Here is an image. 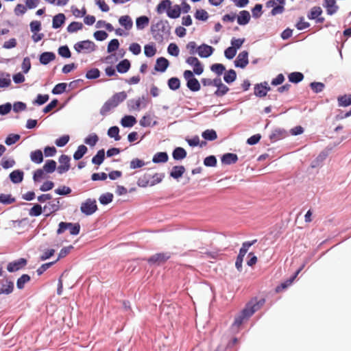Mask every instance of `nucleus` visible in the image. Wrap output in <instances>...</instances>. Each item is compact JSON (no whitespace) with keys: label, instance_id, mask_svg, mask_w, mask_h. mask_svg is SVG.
Masks as SVG:
<instances>
[{"label":"nucleus","instance_id":"58836bf2","mask_svg":"<svg viewBox=\"0 0 351 351\" xmlns=\"http://www.w3.org/2000/svg\"><path fill=\"white\" fill-rule=\"evenodd\" d=\"M165 178L164 173H156L153 176H151L149 179V186H152L157 184L160 183Z\"/></svg>","mask_w":351,"mask_h":351},{"label":"nucleus","instance_id":"423d86ee","mask_svg":"<svg viewBox=\"0 0 351 351\" xmlns=\"http://www.w3.org/2000/svg\"><path fill=\"white\" fill-rule=\"evenodd\" d=\"M186 62L193 67V72L196 75H201L204 71V67L197 58L189 56L186 59Z\"/></svg>","mask_w":351,"mask_h":351},{"label":"nucleus","instance_id":"ea45409f","mask_svg":"<svg viewBox=\"0 0 351 351\" xmlns=\"http://www.w3.org/2000/svg\"><path fill=\"white\" fill-rule=\"evenodd\" d=\"M237 78V73L234 70L230 69L223 76L224 81L230 84L233 82Z\"/></svg>","mask_w":351,"mask_h":351},{"label":"nucleus","instance_id":"338daca9","mask_svg":"<svg viewBox=\"0 0 351 351\" xmlns=\"http://www.w3.org/2000/svg\"><path fill=\"white\" fill-rule=\"evenodd\" d=\"M311 89L316 93H321L324 88V84L322 82H311L310 84Z\"/></svg>","mask_w":351,"mask_h":351},{"label":"nucleus","instance_id":"e433bc0d","mask_svg":"<svg viewBox=\"0 0 351 351\" xmlns=\"http://www.w3.org/2000/svg\"><path fill=\"white\" fill-rule=\"evenodd\" d=\"M46 173H53L56 169V162L53 160H47L43 168Z\"/></svg>","mask_w":351,"mask_h":351},{"label":"nucleus","instance_id":"a19ab883","mask_svg":"<svg viewBox=\"0 0 351 351\" xmlns=\"http://www.w3.org/2000/svg\"><path fill=\"white\" fill-rule=\"evenodd\" d=\"M151 178L150 174H145L142 177L139 178L137 181V185L142 188H145L149 186V179Z\"/></svg>","mask_w":351,"mask_h":351},{"label":"nucleus","instance_id":"7c9ffc66","mask_svg":"<svg viewBox=\"0 0 351 351\" xmlns=\"http://www.w3.org/2000/svg\"><path fill=\"white\" fill-rule=\"evenodd\" d=\"M116 106L112 102H110V100L108 99L104 103V104L101 108L100 114L102 116H106L111 110H112Z\"/></svg>","mask_w":351,"mask_h":351},{"label":"nucleus","instance_id":"39448f33","mask_svg":"<svg viewBox=\"0 0 351 351\" xmlns=\"http://www.w3.org/2000/svg\"><path fill=\"white\" fill-rule=\"evenodd\" d=\"M147 106V98L145 96L139 97L135 99H130L128 101V107L130 110L139 111L141 108Z\"/></svg>","mask_w":351,"mask_h":351},{"label":"nucleus","instance_id":"1a4fd4ad","mask_svg":"<svg viewBox=\"0 0 351 351\" xmlns=\"http://www.w3.org/2000/svg\"><path fill=\"white\" fill-rule=\"evenodd\" d=\"M248 53L246 51H243L237 57L234 65L237 67L243 69L248 64Z\"/></svg>","mask_w":351,"mask_h":351},{"label":"nucleus","instance_id":"6e6d98bb","mask_svg":"<svg viewBox=\"0 0 351 351\" xmlns=\"http://www.w3.org/2000/svg\"><path fill=\"white\" fill-rule=\"evenodd\" d=\"M339 105L340 106L346 107L351 104V95H343L338 99Z\"/></svg>","mask_w":351,"mask_h":351},{"label":"nucleus","instance_id":"774afa93","mask_svg":"<svg viewBox=\"0 0 351 351\" xmlns=\"http://www.w3.org/2000/svg\"><path fill=\"white\" fill-rule=\"evenodd\" d=\"M69 141V135H64L58 138H57L55 141L56 145L58 147H62L67 144Z\"/></svg>","mask_w":351,"mask_h":351},{"label":"nucleus","instance_id":"9d476101","mask_svg":"<svg viewBox=\"0 0 351 351\" xmlns=\"http://www.w3.org/2000/svg\"><path fill=\"white\" fill-rule=\"evenodd\" d=\"M270 90V87L268 86L267 82H265L254 86V94L256 96L263 97L266 96L268 91Z\"/></svg>","mask_w":351,"mask_h":351},{"label":"nucleus","instance_id":"864d4df0","mask_svg":"<svg viewBox=\"0 0 351 351\" xmlns=\"http://www.w3.org/2000/svg\"><path fill=\"white\" fill-rule=\"evenodd\" d=\"M15 202V199L11 195L0 193V203L3 204H10Z\"/></svg>","mask_w":351,"mask_h":351},{"label":"nucleus","instance_id":"c03bdc74","mask_svg":"<svg viewBox=\"0 0 351 351\" xmlns=\"http://www.w3.org/2000/svg\"><path fill=\"white\" fill-rule=\"evenodd\" d=\"M83 27V25L80 22H72L67 27L66 29L69 33H74L77 32L78 30L82 29Z\"/></svg>","mask_w":351,"mask_h":351},{"label":"nucleus","instance_id":"052dcab7","mask_svg":"<svg viewBox=\"0 0 351 351\" xmlns=\"http://www.w3.org/2000/svg\"><path fill=\"white\" fill-rule=\"evenodd\" d=\"M100 76V71L98 69H92L87 71L86 77L89 80L97 79Z\"/></svg>","mask_w":351,"mask_h":351},{"label":"nucleus","instance_id":"c9c22d12","mask_svg":"<svg viewBox=\"0 0 351 351\" xmlns=\"http://www.w3.org/2000/svg\"><path fill=\"white\" fill-rule=\"evenodd\" d=\"M87 147L84 145H81L77 147V149L75 151V152L73 154V158L75 160H79L81 159L84 155L87 152Z\"/></svg>","mask_w":351,"mask_h":351},{"label":"nucleus","instance_id":"b1692460","mask_svg":"<svg viewBox=\"0 0 351 351\" xmlns=\"http://www.w3.org/2000/svg\"><path fill=\"white\" fill-rule=\"evenodd\" d=\"M181 13V7L178 5H175L167 10V14L171 19H177L180 16Z\"/></svg>","mask_w":351,"mask_h":351},{"label":"nucleus","instance_id":"f3484780","mask_svg":"<svg viewBox=\"0 0 351 351\" xmlns=\"http://www.w3.org/2000/svg\"><path fill=\"white\" fill-rule=\"evenodd\" d=\"M24 173L21 170H14L10 173V179L14 184L21 183L23 180Z\"/></svg>","mask_w":351,"mask_h":351},{"label":"nucleus","instance_id":"0e129e2a","mask_svg":"<svg viewBox=\"0 0 351 351\" xmlns=\"http://www.w3.org/2000/svg\"><path fill=\"white\" fill-rule=\"evenodd\" d=\"M140 125L142 127H149L152 125V117L150 114H145L139 121Z\"/></svg>","mask_w":351,"mask_h":351},{"label":"nucleus","instance_id":"473e14b6","mask_svg":"<svg viewBox=\"0 0 351 351\" xmlns=\"http://www.w3.org/2000/svg\"><path fill=\"white\" fill-rule=\"evenodd\" d=\"M172 155L175 160H182L186 156V152L182 147H177L173 150Z\"/></svg>","mask_w":351,"mask_h":351},{"label":"nucleus","instance_id":"09e8293b","mask_svg":"<svg viewBox=\"0 0 351 351\" xmlns=\"http://www.w3.org/2000/svg\"><path fill=\"white\" fill-rule=\"evenodd\" d=\"M144 53L147 57L151 58L156 54V49L154 45H146L144 47Z\"/></svg>","mask_w":351,"mask_h":351},{"label":"nucleus","instance_id":"bf43d9fd","mask_svg":"<svg viewBox=\"0 0 351 351\" xmlns=\"http://www.w3.org/2000/svg\"><path fill=\"white\" fill-rule=\"evenodd\" d=\"M45 171L43 169H37L33 176V180L34 182H40L45 178Z\"/></svg>","mask_w":351,"mask_h":351},{"label":"nucleus","instance_id":"393cba45","mask_svg":"<svg viewBox=\"0 0 351 351\" xmlns=\"http://www.w3.org/2000/svg\"><path fill=\"white\" fill-rule=\"evenodd\" d=\"M149 22V19L146 16H141L138 17L136 20V26L137 29L142 30L148 26Z\"/></svg>","mask_w":351,"mask_h":351},{"label":"nucleus","instance_id":"4468645a","mask_svg":"<svg viewBox=\"0 0 351 351\" xmlns=\"http://www.w3.org/2000/svg\"><path fill=\"white\" fill-rule=\"evenodd\" d=\"M119 23L125 31H130L133 27L132 19L128 15L121 16L119 19Z\"/></svg>","mask_w":351,"mask_h":351},{"label":"nucleus","instance_id":"72a5a7b5","mask_svg":"<svg viewBox=\"0 0 351 351\" xmlns=\"http://www.w3.org/2000/svg\"><path fill=\"white\" fill-rule=\"evenodd\" d=\"M105 158L104 149H101L97 152L96 155L92 158V162L95 165H100Z\"/></svg>","mask_w":351,"mask_h":351},{"label":"nucleus","instance_id":"412c9836","mask_svg":"<svg viewBox=\"0 0 351 351\" xmlns=\"http://www.w3.org/2000/svg\"><path fill=\"white\" fill-rule=\"evenodd\" d=\"M66 17L64 14L60 13L53 16L52 27L54 29L60 28L65 22Z\"/></svg>","mask_w":351,"mask_h":351},{"label":"nucleus","instance_id":"603ef678","mask_svg":"<svg viewBox=\"0 0 351 351\" xmlns=\"http://www.w3.org/2000/svg\"><path fill=\"white\" fill-rule=\"evenodd\" d=\"M195 17L197 20L205 21L208 19V14L206 10L199 9L196 10Z\"/></svg>","mask_w":351,"mask_h":351},{"label":"nucleus","instance_id":"e2e57ef3","mask_svg":"<svg viewBox=\"0 0 351 351\" xmlns=\"http://www.w3.org/2000/svg\"><path fill=\"white\" fill-rule=\"evenodd\" d=\"M58 54L64 58H69L71 57V51L66 45L61 46L58 49Z\"/></svg>","mask_w":351,"mask_h":351},{"label":"nucleus","instance_id":"f8f14e48","mask_svg":"<svg viewBox=\"0 0 351 351\" xmlns=\"http://www.w3.org/2000/svg\"><path fill=\"white\" fill-rule=\"evenodd\" d=\"M26 260L25 258H19L16 261L10 263L7 266V269L10 272H14L26 265Z\"/></svg>","mask_w":351,"mask_h":351},{"label":"nucleus","instance_id":"4be33fe9","mask_svg":"<svg viewBox=\"0 0 351 351\" xmlns=\"http://www.w3.org/2000/svg\"><path fill=\"white\" fill-rule=\"evenodd\" d=\"M323 5L326 8L327 13L330 15L335 14L338 9L336 5V0H325Z\"/></svg>","mask_w":351,"mask_h":351},{"label":"nucleus","instance_id":"4c0bfd02","mask_svg":"<svg viewBox=\"0 0 351 351\" xmlns=\"http://www.w3.org/2000/svg\"><path fill=\"white\" fill-rule=\"evenodd\" d=\"M108 136L113 138L115 141H119L121 136H119V128L117 126H112L108 130Z\"/></svg>","mask_w":351,"mask_h":351},{"label":"nucleus","instance_id":"79ce46f5","mask_svg":"<svg viewBox=\"0 0 351 351\" xmlns=\"http://www.w3.org/2000/svg\"><path fill=\"white\" fill-rule=\"evenodd\" d=\"M288 77L291 82L298 83L303 80L304 75L300 72H293L289 75Z\"/></svg>","mask_w":351,"mask_h":351},{"label":"nucleus","instance_id":"a18cd8bd","mask_svg":"<svg viewBox=\"0 0 351 351\" xmlns=\"http://www.w3.org/2000/svg\"><path fill=\"white\" fill-rule=\"evenodd\" d=\"M99 138L96 134H90L84 139V143L89 146L93 147L96 145Z\"/></svg>","mask_w":351,"mask_h":351},{"label":"nucleus","instance_id":"0eeeda50","mask_svg":"<svg viewBox=\"0 0 351 351\" xmlns=\"http://www.w3.org/2000/svg\"><path fill=\"white\" fill-rule=\"evenodd\" d=\"M60 165L57 168L58 173L62 174L69 171L70 168V158L66 155H61L58 159Z\"/></svg>","mask_w":351,"mask_h":351},{"label":"nucleus","instance_id":"69168bd1","mask_svg":"<svg viewBox=\"0 0 351 351\" xmlns=\"http://www.w3.org/2000/svg\"><path fill=\"white\" fill-rule=\"evenodd\" d=\"M20 139V135L19 134H10L7 136L5 140V143L7 145H12L16 143Z\"/></svg>","mask_w":351,"mask_h":351},{"label":"nucleus","instance_id":"9b49d317","mask_svg":"<svg viewBox=\"0 0 351 351\" xmlns=\"http://www.w3.org/2000/svg\"><path fill=\"white\" fill-rule=\"evenodd\" d=\"M322 10L320 7H313L311 8L310 12L308 14V18L311 20H315L316 23H323L324 19L322 17H319L322 14Z\"/></svg>","mask_w":351,"mask_h":351},{"label":"nucleus","instance_id":"6ab92c4d","mask_svg":"<svg viewBox=\"0 0 351 351\" xmlns=\"http://www.w3.org/2000/svg\"><path fill=\"white\" fill-rule=\"evenodd\" d=\"M136 122V118L132 115H125L121 120V124L124 128H132Z\"/></svg>","mask_w":351,"mask_h":351},{"label":"nucleus","instance_id":"4d7b16f0","mask_svg":"<svg viewBox=\"0 0 351 351\" xmlns=\"http://www.w3.org/2000/svg\"><path fill=\"white\" fill-rule=\"evenodd\" d=\"M210 70L218 75H220L226 70V67L222 64L216 63L210 66Z\"/></svg>","mask_w":351,"mask_h":351},{"label":"nucleus","instance_id":"aec40b11","mask_svg":"<svg viewBox=\"0 0 351 351\" xmlns=\"http://www.w3.org/2000/svg\"><path fill=\"white\" fill-rule=\"evenodd\" d=\"M127 98V94L125 91L119 92L114 94L109 99L116 107Z\"/></svg>","mask_w":351,"mask_h":351},{"label":"nucleus","instance_id":"3c124183","mask_svg":"<svg viewBox=\"0 0 351 351\" xmlns=\"http://www.w3.org/2000/svg\"><path fill=\"white\" fill-rule=\"evenodd\" d=\"M119 47V42L117 39L114 38L111 40L107 47L108 53H112L117 50Z\"/></svg>","mask_w":351,"mask_h":351},{"label":"nucleus","instance_id":"20e7f679","mask_svg":"<svg viewBox=\"0 0 351 351\" xmlns=\"http://www.w3.org/2000/svg\"><path fill=\"white\" fill-rule=\"evenodd\" d=\"M97 210V202L95 199L88 198L81 204L80 210L86 215H91Z\"/></svg>","mask_w":351,"mask_h":351},{"label":"nucleus","instance_id":"dca6fc26","mask_svg":"<svg viewBox=\"0 0 351 351\" xmlns=\"http://www.w3.org/2000/svg\"><path fill=\"white\" fill-rule=\"evenodd\" d=\"M56 58V55L53 52H43L40 55L39 60L42 64L46 65L49 64L50 62L54 60Z\"/></svg>","mask_w":351,"mask_h":351},{"label":"nucleus","instance_id":"680f3d73","mask_svg":"<svg viewBox=\"0 0 351 351\" xmlns=\"http://www.w3.org/2000/svg\"><path fill=\"white\" fill-rule=\"evenodd\" d=\"M59 201L52 202L48 203L47 205L44 206V210H48L50 213H53L59 209Z\"/></svg>","mask_w":351,"mask_h":351},{"label":"nucleus","instance_id":"c756f323","mask_svg":"<svg viewBox=\"0 0 351 351\" xmlns=\"http://www.w3.org/2000/svg\"><path fill=\"white\" fill-rule=\"evenodd\" d=\"M171 5L170 0H162L156 7V12L158 14H162L165 11L167 12Z\"/></svg>","mask_w":351,"mask_h":351},{"label":"nucleus","instance_id":"ddd939ff","mask_svg":"<svg viewBox=\"0 0 351 351\" xmlns=\"http://www.w3.org/2000/svg\"><path fill=\"white\" fill-rule=\"evenodd\" d=\"M169 65V62L167 59L163 57L158 58L156 60L154 69L156 71L163 73L165 72Z\"/></svg>","mask_w":351,"mask_h":351},{"label":"nucleus","instance_id":"7ed1b4c3","mask_svg":"<svg viewBox=\"0 0 351 351\" xmlns=\"http://www.w3.org/2000/svg\"><path fill=\"white\" fill-rule=\"evenodd\" d=\"M74 49L77 53H89L95 51L96 45L93 41L86 40L75 43Z\"/></svg>","mask_w":351,"mask_h":351},{"label":"nucleus","instance_id":"2eb2a0df","mask_svg":"<svg viewBox=\"0 0 351 351\" xmlns=\"http://www.w3.org/2000/svg\"><path fill=\"white\" fill-rule=\"evenodd\" d=\"M169 258V255L168 254H156L153 255L152 257H150V258L149 259V262L150 263L160 265L164 263L165 261H167Z\"/></svg>","mask_w":351,"mask_h":351},{"label":"nucleus","instance_id":"5fc2aeb1","mask_svg":"<svg viewBox=\"0 0 351 351\" xmlns=\"http://www.w3.org/2000/svg\"><path fill=\"white\" fill-rule=\"evenodd\" d=\"M66 83H59L56 84L52 90V93L53 95H60L63 93L66 88Z\"/></svg>","mask_w":351,"mask_h":351},{"label":"nucleus","instance_id":"13d9d810","mask_svg":"<svg viewBox=\"0 0 351 351\" xmlns=\"http://www.w3.org/2000/svg\"><path fill=\"white\" fill-rule=\"evenodd\" d=\"M168 53L173 56L177 57L180 53V49L175 43H170L167 48Z\"/></svg>","mask_w":351,"mask_h":351},{"label":"nucleus","instance_id":"bb28decb","mask_svg":"<svg viewBox=\"0 0 351 351\" xmlns=\"http://www.w3.org/2000/svg\"><path fill=\"white\" fill-rule=\"evenodd\" d=\"M30 159L34 163H41L43 160V154L42 151L37 149L36 151L32 152L30 154Z\"/></svg>","mask_w":351,"mask_h":351},{"label":"nucleus","instance_id":"8fccbe9b","mask_svg":"<svg viewBox=\"0 0 351 351\" xmlns=\"http://www.w3.org/2000/svg\"><path fill=\"white\" fill-rule=\"evenodd\" d=\"M180 86V82L178 77H171L168 80V86L173 90L178 89Z\"/></svg>","mask_w":351,"mask_h":351},{"label":"nucleus","instance_id":"cd10ccee","mask_svg":"<svg viewBox=\"0 0 351 351\" xmlns=\"http://www.w3.org/2000/svg\"><path fill=\"white\" fill-rule=\"evenodd\" d=\"M185 171V168L183 166H175L173 167L170 176L174 179H178L182 176Z\"/></svg>","mask_w":351,"mask_h":351},{"label":"nucleus","instance_id":"c85d7f7f","mask_svg":"<svg viewBox=\"0 0 351 351\" xmlns=\"http://www.w3.org/2000/svg\"><path fill=\"white\" fill-rule=\"evenodd\" d=\"M130 68V62L128 60L125 59L121 61L117 65V71L120 73H125L128 71Z\"/></svg>","mask_w":351,"mask_h":351},{"label":"nucleus","instance_id":"6e6552de","mask_svg":"<svg viewBox=\"0 0 351 351\" xmlns=\"http://www.w3.org/2000/svg\"><path fill=\"white\" fill-rule=\"evenodd\" d=\"M197 54L200 58H207L210 57L214 52L215 49L206 44H202L197 47Z\"/></svg>","mask_w":351,"mask_h":351},{"label":"nucleus","instance_id":"f03ea898","mask_svg":"<svg viewBox=\"0 0 351 351\" xmlns=\"http://www.w3.org/2000/svg\"><path fill=\"white\" fill-rule=\"evenodd\" d=\"M183 76L186 80V86L191 91L196 92L200 90V84L199 81L194 77L193 73L190 70H186Z\"/></svg>","mask_w":351,"mask_h":351},{"label":"nucleus","instance_id":"a878e982","mask_svg":"<svg viewBox=\"0 0 351 351\" xmlns=\"http://www.w3.org/2000/svg\"><path fill=\"white\" fill-rule=\"evenodd\" d=\"M14 283L11 281L6 280L0 287V294L8 295L13 291Z\"/></svg>","mask_w":351,"mask_h":351},{"label":"nucleus","instance_id":"f257e3e1","mask_svg":"<svg viewBox=\"0 0 351 351\" xmlns=\"http://www.w3.org/2000/svg\"><path fill=\"white\" fill-rule=\"evenodd\" d=\"M265 300H258L256 298L251 300L243 308V310L238 314L234 319L232 328L233 330H238L239 326L250 317H251L256 311H257L264 304Z\"/></svg>","mask_w":351,"mask_h":351},{"label":"nucleus","instance_id":"37998d69","mask_svg":"<svg viewBox=\"0 0 351 351\" xmlns=\"http://www.w3.org/2000/svg\"><path fill=\"white\" fill-rule=\"evenodd\" d=\"M30 280V276L27 274L22 275L16 282V287L19 289L24 288L25 285Z\"/></svg>","mask_w":351,"mask_h":351},{"label":"nucleus","instance_id":"a211bd4d","mask_svg":"<svg viewBox=\"0 0 351 351\" xmlns=\"http://www.w3.org/2000/svg\"><path fill=\"white\" fill-rule=\"evenodd\" d=\"M250 21V12L247 10H243L239 12L237 16V23L240 25H245Z\"/></svg>","mask_w":351,"mask_h":351},{"label":"nucleus","instance_id":"f704fd0d","mask_svg":"<svg viewBox=\"0 0 351 351\" xmlns=\"http://www.w3.org/2000/svg\"><path fill=\"white\" fill-rule=\"evenodd\" d=\"M330 150V149H326L322 152L316 158V160L312 163V167H316L319 165V163L323 162L328 156Z\"/></svg>","mask_w":351,"mask_h":351},{"label":"nucleus","instance_id":"2f4dec72","mask_svg":"<svg viewBox=\"0 0 351 351\" xmlns=\"http://www.w3.org/2000/svg\"><path fill=\"white\" fill-rule=\"evenodd\" d=\"M167 160L168 155L166 152H158L152 158V161L154 163L165 162Z\"/></svg>","mask_w":351,"mask_h":351},{"label":"nucleus","instance_id":"49530a36","mask_svg":"<svg viewBox=\"0 0 351 351\" xmlns=\"http://www.w3.org/2000/svg\"><path fill=\"white\" fill-rule=\"evenodd\" d=\"M113 199V195L110 193H106L104 194H102L99 198V202L103 205H106L110 203L112 201Z\"/></svg>","mask_w":351,"mask_h":351},{"label":"nucleus","instance_id":"5701e85b","mask_svg":"<svg viewBox=\"0 0 351 351\" xmlns=\"http://www.w3.org/2000/svg\"><path fill=\"white\" fill-rule=\"evenodd\" d=\"M238 160L237 154L227 153L221 157V162L224 165H231L235 163Z\"/></svg>","mask_w":351,"mask_h":351},{"label":"nucleus","instance_id":"de8ad7c7","mask_svg":"<svg viewBox=\"0 0 351 351\" xmlns=\"http://www.w3.org/2000/svg\"><path fill=\"white\" fill-rule=\"evenodd\" d=\"M202 137L208 141H213L217 138V135L213 130H206L202 133Z\"/></svg>","mask_w":351,"mask_h":351}]
</instances>
